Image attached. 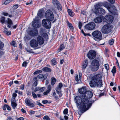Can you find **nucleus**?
Masks as SVG:
<instances>
[{"mask_svg":"<svg viewBox=\"0 0 120 120\" xmlns=\"http://www.w3.org/2000/svg\"><path fill=\"white\" fill-rule=\"evenodd\" d=\"M93 95V94L91 91H87L84 95H82V98L79 96H77L75 98V99L76 100H80V102L82 103L81 108L83 110L85 108V105L89 102L88 98H91Z\"/></svg>","mask_w":120,"mask_h":120,"instance_id":"nucleus-1","label":"nucleus"},{"mask_svg":"<svg viewBox=\"0 0 120 120\" xmlns=\"http://www.w3.org/2000/svg\"><path fill=\"white\" fill-rule=\"evenodd\" d=\"M101 78V76L100 74H97L92 77L89 83L90 86L92 87L102 86L103 85L102 84V80H100Z\"/></svg>","mask_w":120,"mask_h":120,"instance_id":"nucleus-2","label":"nucleus"},{"mask_svg":"<svg viewBox=\"0 0 120 120\" xmlns=\"http://www.w3.org/2000/svg\"><path fill=\"white\" fill-rule=\"evenodd\" d=\"M100 66L99 61L97 60L94 59L91 62L90 68L92 71H95L98 69Z\"/></svg>","mask_w":120,"mask_h":120,"instance_id":"nucleus-3","label":"nucleus"},{"mask_svg":"<svg viewBox=\"0 0 120 120\" xmlns=\"http://www.w3.org/2000/svg\"><path fill=\"white\" fill-rule=\"evenodd\" d=\"M112 27L109 24L104 25L102 28L101 31L104 34H108L112 30Z\"/></svg>","mask_w":120,"mask_h":120,"instance_id":"nucleus-4","label":"nucleus"},{"mask_svg":"<svg viewBox=\"0 0 120 120\" xmlns=\"http://www.w3.org/2000/svg\"><path fill=\"white\" fill-rule=\"evenodd\" d=\"M45 16L46 19L50 21L53 20L54 16L52 11L50 9H48L45 13Z\"/></svg>","mask_w":120,"mask_h":120,"instance_id":"nucleus-5","label":"nucleus"},{"mask_svg":"<svg viewBox=\"0 0 120 120\" xmlns=\"http://www.w3.org/2000/svg\"><path fill=\"white\" fill-rule=\"evenodd\" d=\"M92 35L94 39L96 41H99L102 39L101 33L99 31H94L92 33Z\"/></svg>","mask_w":120,"mask_h":120,"instance_id":"nucleus-6","label":"nucleus"},{"mask_svg":"<svg viewBox=\"0 0 120 120\" xmlns=\"http://www.w3.org/2000/svg\"><path fill=\"white\" fill-rule=\"evenodd\" d=\"M42 24L44 27L46 29H50L51 26L50 21L46 19L42 20Z\"/></svg>","mask_w":120,"mask_h":120,"instance_id":"nucleus-7","label":"nucleus"},{"mask_svg":"<svg viewBox=\"0 0 120 120\" xmlns=\"http://www.w3.org/2000/svg\"><path fill=\"white\" fill-rule=\"evenodd\" d=\"M95 23L93 22H91L86 24L84 27L85 30H91L94 29L95 27Z\"/></svg>","mask_w":120,"mask_h":120,"instance_id":"nucleus-8","label":"nucleus"},{"mask_svg":"<svg viewBox=\"0 0 120 120\" xmlns=\"http://www.w3.org/2000/svg\"><path fill=\"white\" fill-rule=\"evenodd\" d=\"M87 56L88 58L90 59H93L96 57V53L94 50H90L87 54Z\"/></svg>","mask_w":120,"mask_h":120,"instance_id":"nucleus-9","label":"nucleus"},{"mask_svg":"<svg viewBox=\"0 0 120 120\" xmlns=\"http://www.w3.org/2000/svg\"><path fill=\"white\" fill-rule=\"evenodd\" d=\"M32 26L35 29L38 28L41 26V25L39 22V20L37 19V17H36L34 20L32 22Z\"/></svg>","mask_w":120,"mask_h":120,"instance_id":"nucleus-10","label":"nucleus"},{"mask_svg":"<svg viewBox=\"0 0 120 120\" xmlns=\"http://www.w3.org/2000/svg\"><path fill=\"white\" fill-rule=\"evenodd\" d=\"M113 20V18L112 15H108L105 16L103 19V21L109 24L111 23Z\"/></svg>","mask_w":120,"mask_h":120,"instance_id":"nucleus-11","label":"nucleus"},{"mask_svg":"<svg viewBox=\"0 0 120 120\" xmlns=\"http://www.w3.org/2000/svg\"><path fill=\"white\" fill-rule=\"evenodd\" d=\"M80 100H76V103L77 104V106H79L80 105L79 107V109H80V111L79 112V115H81L83 113L86 111V105H85V108H84V109H83L81 108V105L82 103L80 102Z\"/></svg>","mask_w":120,"mask_h":120,"instance_id":"nucleus-12","label":"nucleus"},{"mask_svg":"<svg viewBox=\"0 0 120 120\" xmlns=\"http://www.w3.org/2000/svg\"><path fill=\"white\" fill-rule=\"evenodd\" d=\"M38 33V30L35 28L31 30L29 32V34L32 37H35L37 36Z\"/></svg>","mask_w":120,"mask_h":120,"instance_id":"nucleus-13","label":"nucleus"},{"mask_svg":"<svg viewBox=\"0 0 120 120\" xmlns=\"http://www.w3.org/2000/svg\"><path fill=\"white\" fill-rule=\"evenodd\" d=\"M30 46L32 47L35 48L38 46V43L37 40L35 39H32L30 42Z\"/></svg>","mask_w":120,"mask_h":120,"instance_id":"nucleus-14","label":"nucleus"},{"mask_svg":"<svg viewBox=\"0 0 120 120\" xmlns=\"http://www.w3.org/2000/svg\"><path fill=\"white\" fill-rule=\"evenodd\" d=\"M96 14L97 15L101 16V15H103L105 13V11L103 9L100 8L97 11H96L95 12Z\"/></svg>","mask_w":120,"mask_h":120,"instance_id":"nucleus-15","label":"nucleus"},{"mask_svg":"<svg viewBox=\"0 0 120 120\" xmlns=\"http://www.w3.org/2000/svg\"><path fill=\"white\" fill-rule=\"evenodd\" d=\"M48 74L47 73H46L43 75V74H40L38 75L37 76V78L42 80L43 81H44L47 78Z\"/></svg>","mask_w":120,"mask_h":120,"instance_id":"nucleus-16","label":"nucleus"},{"mask_svg":"<svg viewBox=\"0 0 120 120\" xmlns=\"http://www.w3.org/2000/svg\"><path fill=\"white\" fill-rule=\"evenodd\" d=\"M37 41L39 45H42L44 42V38L42 36L39 35L37 37Z\"/></svg>","mask_w":120,"mask_h":120,"instance_id":"nucleus-17","label":"nucleus"},{"mask_svg":"<svg viewBox=\"0 0 120 120\" xmlns=\"http://www.w3.org/2000/svg\"><path fill=\"white\" fill-rule=\"evenodd\" d=\"M4 46V43L2 42H0V57L3 56L5 53V52L2 50H4L3 48Z\"/></svg>","mask_w":120,"mask_h":120,"instance_id":"nucleus-18","label":"nucleus"},{"mask_svg":"<svg viewBox=\"0 0 120 120\" xmlns=\"http://www.w3.org/2000/svg\"><path fill=\"white\" fill-rule=\"evenodd\" d=\"M25 102L26 105L28 106L31 107L34 106V105L33 103L31 102V101L28 98H26L25 100Z\"/></svg>","mask_w":120,"mask_h":120,"instance_id":"nucleus-19","label":"nucleus"},{"mask_svg":"<svg viewBox=\"0 0 120 120\" xmlns=\"http://www.w3.org/2000/svg\"><path fill=\"white\" fill-rule=\"evenodd\" d=\"M86 88L85 87H82V88L79 89L78 90L79 93L81 94L84 95L87 91Z\"/></svg>","mask_w":120,"mask_h":120,"instance_id":"nucleus-20","label":"nucleus"},{"mask_svg":"<svg viewBox=\"0 0 120 120\" xmlns=\"http://www.w3.org/2000/svg\"><path fill=\"white\" fill-rule=\"evenodd\" d=\"M13 24V23L12 20L9 18L8 19L7 24V26L8 27L10 28L12 25Z\"/></svg>","mask_w":120,"mask_h":120,"instance_id":"nucleus-21","label":"nucleus"},{"mask_svg":"<svg viewBox=\"0 0 120 120\" xmlns=\"http://www.w3.org/2000/svg\"><path fill=\"white\" fill-rule=\"evenodd\" d=\"M94 22L97 23H99L102 21V19L101 17H98L95 18L94 19Z\"/></svg>","mask_w":120,"mask_h":120,"instance_id":"nucleus-22","label":"nucleus"},{"mask_svg":"<svg viewBox=\"0 0 120 120\" xmlns=\"http://www.w3.org/2000/svg\"><path fill=\"white\" fill-rule=\"evenodd\" d=\"M42 70L45 72H50L52 71L51 69L48 67H45L43 68Z\"/></svg>","mask_w":120,"mask_h":120,"instance_id":"nucleus-23","label":"nucleus"},{"mask_svg":"<svg viewBox=\"0 0 120 120\" xmlns=\"http://www.w3.org/2000/svg\"><path fill=\"white\" fill-rule=\"evenodd\" d=\"M42 16V11L41 10H39L38 11L37 15V16L36 17L37 18V19H38V18H41Z\"/></svg>","mask_w":120,"mask_h":120,"instance_id":"nucleus-24","label":"nucleus"},{"mask_svg":"<svg viewBox=\"0 0 120 120\" xmlns=\"http://www.w3.org/2000/svg\"><path fill=\"white\" fill-rule=\"evenodd\" d=\"M67 11L69 15L71 16L72 17L74 16V13L72 12L71 10L68 9Z\"/></svg>","mask_w":120,"mask_h":120,"instance_id":"nucleus-25","label":"nucleus"},{"mask_svg":"<svg viewBox=\"0 0 120 120\" xmlns=\"http://www.w3.org/2000/svg\"><path fill=\"white\" fill-rule=\"evenodd\" d=\"M55 90H56L57 93L59 95L60 97H61L62 95V94L61 93V90L59 89L55 88Z\"/></svg>","mask_w":120,"mask_h":120,"instance_id":"nucleus-26","label":"nucleus"},{"mask_svg":"<svg viewBox=\"0 0 120 120\" xmlns=\"http://www.w3.org/2000/svg\"><path fill=\"white\" fill-rule=\"evenodd\" d=\"M13 0H6L4 2L2 3V5H6L12 2Z\"/></svg>","mask_w":120,"mask_h":120,"instance_id":"nucleus-27","label":"nucleus"},{"mask_svg":"<svg viewBox=\"0 0 120 120\" xmlns=\"http://www.w3.org/2000/svg\"><path fill=\"white\" fill-rule=\"evenodd\" d=\"M86 105V110H87L92 105V103H89L87 104Z\"/></svg>","mask_w":120,"mask_h":120,"instance_id":"nucleus-28","label":"nucleus"},{"mask_svg":"<svg viewBox=\"0 0 120 120\" xmlns=\"http://www.w3.org/2000/svg\"><path fill=\"white\" fill-rule=\"evenodd\" d=\"M5 30H4V32L5 34H6L8 35H10L11 34V32L10 31H7V29L5 27L4 28Z\"/></svg>","mask_w":120,"mask_h":120,"instance_id":"nucleus-29","label":"nucleus"},{"mask_svg":"<svg viewBox=\"0 0 120 120\" xmlns=\"http://www.w3.org/2000/svg\"><path fill=\"white\" fill-rule=\"evenodd\" d=\"M51 85L53 86L55 83L56 82V79L54 77H52L51 79Z\"/></svg>","mask_w":120,"mask_h":120,"instance_id":"nucleus-30","label":"nucleus"},{"mask_svg":"<svg viewBox=\"0 0 120 120\" xmlns=\"http://www.w3.org/2000/svg\"><path fill=\"white\" fill-rule=\"evenodd\" d=\"M101 3H99L95 5V8L96 10V11L98 10V9L100 8V7L101 5Z\"/></svg>","mask_w":120,"mask_h":120,"instance_id":"nucleus-31","label":"nucleus"},{"mask_svg":"<svg viewBox=\"0 0 120 120\" xmlns=\"http://www.w3.org/2000/svg\"><path fill=\"white\" fill-rule=\"evenodd\" d=\"M5 18L4 17H2L0 19V22L2 24H3L5 22Z\"/></svg>","mask_w":120,"mask_h":120,"instance_id":"nucleus-32","label":"nucleus"},{"mask_svg":"<svg viewBox=\"0 0 120 120\" xmlns=\"http://www.w3.org/2000/svg\"><path fill=\"white\" fill-rule=\"evenodd\" d=\"M63 86V84L61 82L60 83H59L58 86L56 87V89H58V90H61V88Z\"/></svg>","mask_w":120,"mask_h":120,"instance_id":"nucleus-33","label":"nucleus"},{"mask_svg":"<svg viewBox=\"0 0 120 120\" xmlns=\"http://www.w3.org/2000/svg\"><path fill=\"white\" fill-rule=\"evenodd\" d=\"M53 4L54 5H57L60 3L57 0H52Z\"/></svg>","mask_w":120,"mask_h":120,"instance_id":"nucleus-34","label":"nucleus"},{"mask_svg":"<svg viewBox=\"0 0 120 120\" xmlns=\"http://www.w3.org/2000/svg\"><path fill=\"white\" fill-rule=\"evenodd\" d=\"M111 72L113 73V75L114 76L116 72V69L115 66L113 67V69H112L111 71Z\"/></svg>","mask_w":120,"mask_h":120,"instance_id":"nucleus-35","label":"nucleus"},{"mask_svg":"<svg viewBox=\"0 0 120 120\" xmlns=\"http://www.w3.org/2000/svg\"><path fill=\"white\" fill-rule=\"evenodd\" d=\"M52 65H55L57 64V62H56L55 59L54 58L52 59L51 60Z\"/></svg>","mask_w":120,"mask_h":120,"instance_id":"nucleus-36","label":"nucleus"},{"mask_svg":"<svg viewBox=\"0 0 120 120\" xmlns=\"http://www.w3.org/2000/svg\"><path fill=\"white\" fill-rule=\"evenodd\" d=\"M42 72V71L41 70H39L34 72V75H36V74H39L41 73Z\"/></svg>","mask_w":120,"mask_h":120,"instance_id":"nucleus-37","label":"nucleus"},{"mask_svg":"<svg viewBox=\"0 0 120 120\" xmlns=\"http://www.w3.org/2000/svg\"><path fill=\"white\" fill-rule=\"evenodd\" d=\"M11 104L12 107L14 109H15L17 105V104L15 103H11Z\"/></svg>","mask_w":120,"mask_h":120,"instance_id":"nucleus-38","label":"nucleus"},{"mask_svg":"<svg viewBox=\"0 0 120 120\" xmlns=\"http://www.w3.org/2000/svg\"><path fill=\"white\" fill-rule=\"evenodd\" d=\"M57 6V8L59 10L61 11L62 10V7L60 3H59Z\"/></svg>","mask_w":120,"mask_h":120,"instance_id":"nucleus-39","label":"nucleus"},{"mask_svg":"<svg viewBox=\"0 0 120 120\" xmlns=\"http://www.w3.org/2000/svg\"><path fill=\"white\" fill-rule=\"evenodd\" d=\"M110 8H111L110 9L111 11H109L110 12L112 13L113 12L114 9H115V7L114 6H113L110 7Z\"/></svg>","mask_w":120,"mask_h":120,"instance_id":"nucleus-40","label":"nucleus"},{"mask_svg":"<svg viewBox=\"0 0 120 120\" xmlns=\"http://www.w3.org/2000/svg\"><path fill=\"white\" fill-rule=\"evenodd\" d=\"M68 27L70 30H73V27L72 26V25L70 23H68Z\"/></svg>","mask_w":120,"mask_h":120,"instance_id":"nucleus-41","label":"nucleus"},{"mask_svg":"<svg viewBox=\"0 0 120 120\" xmlns=\"http://www.w3.org/2000/svg\"><path fill=\"white\" fill-rule=\"evenodd\" d=\"M41 35H42V36L44 38H45V39H46L48 38V35L46 33H43L42 34H41Z\"/></svg>","mask_w":120,"mask_h":120,"instance_id":"nucleus-42","label":"nucleus"},{"mask_svg":"<svg viewBox=\"0 0 120 120\" xmlns=\"http://www.w3.org/2000/svg\"><path fill=\"white\" fill-rule=\"evenodd\" d=\"M65 48L64 46V45L62 44L60 45L59 49L60 50L59 52H60L61 50Z\"/></svg>","mask_w":120,"mask_h":120,"instance_id":"nucleus-43","label":"nucleus"},{"mask_svg":"<svg viewBox=\"0 0 120 120\" xmlns=\"http://www.w3.org/2000/svg\"><path fill=\"white\" fill-rule=\"evenodd\" d=\"M52 87L50 85H49L47 87L48 90L47 91L48 92H50L51 90Z\"/></svg>","mask_w":120,"mask_h":120,"instance_id":"nucleus-44","label":"nucleus"},{"mask_svg":"<svg viewBox=\"0 0 120 120\" xmlns=\"http://www.w3.org/2000/svg\"><path fill=\"white\" fill-rule=\"evenodd\" d=\"M26 51L27 52H29L30 53H34V52L32 51V49H26Z\"/></svg>","mask_w":120,"mask_h":120,"instance_id":"nucleus-45","label":"nucleus"},{"mask_svg":"<svg viewBox=\"0 0 120 120\" xmlns=\"http://www.w3.org/2000/svg\"><path fill=\"white\" fill-rule=\"evenodd\" d=\"M114 41V39H112L110 40L109 41V43L110 45H112L113 44Z\"/></svg>","mask_w":120,"mask_h":120,"instance_id":"nucleus-46","label":"nucleus"},{"mask_svg":"<svg viewBox=\"0 0 120 120\" xmlns=\"http://www.w3.org/2000/svg\"><path fill=\"white\" fill-rule=\"evenodd\" d=\"M11 44L14 47H16L17 46L16 42L14 41H12Z\"/></svg>","mask_w":120,"mask_h":120,"instance_id":"nucleus-47","label":"nucleus"},{"mask_svg":"<svg viewBox=\"0 0 120 120\" xmlns=\"http://www.w3.org/2000/svg\"><path fill=\"white\" fill-rule=\"evenodd\" d=\"M32 95L33 96V98H37V95H36V94L34 93L33 92H32Z\"/></svg>","mask_w":120,"mask_h":120,"instance_id":"nucleus-48","label":"nucleus"},{"mask_svg":"<svg viewBox=\"0 0 120 120\" xmlns=\"http://www.w3.org/2000/svg\"><path fill=\"white\" fill-rule=\"evenodd\" d=\"M68 112V109L67 108H66L64 109L63 111V113L64 114H67Z\"/></svg>","mask_w":120,"mask_h":120,"instance_id":"nucleus-49","label":"nucleus"},{"mask_svg":"<svg viewBox=\"0 0 120 120\" xmlns=\"http://www.w3.org/2000/svg\"><path fill=\"white\" fill-rule=\"evenodd\" d=\"M45 30L44 29L42 28H41L40 29V33L41 34L43 33Z\"/></svg>","mask_w":120,"mask_h":120,"instance_id":"nucleus-50","label":"nucleus"},{"mask_svg":"<svg viewBox=\"0 0 120 120\" xmlns=\"http://www.w3.org/2000/svg\"><path fill=\"white\" fill-rule=\"evenodd\" d=\"M38 81H35L33 84V86L35 87L37 86Z\"/></svg>","mask_w":120,"mask_h":120,"instance_id":"nucleus-51","label":"nucleus"},{"mask_svg":"<svg viewBox=\"0 0 120 120\" xmlns=\"http://www.w3.org/2000/svg\"><path fill=\"white\" fill-rule=\"evenodd\" d=\"M27 64V63L26 61H24L22 63V66L24 67H26Z\"/></svg>","mask_w":120,"mask_h":120,"instance_id":"nucleus-52","label":"nucleus"},{"mask_svg":"<svg viewBox=\"0 0 120 120\" xmlns=\"http://www.w3.org/2000/svg\"><path fill=\"white\" fill-rule=\"evenodd\" d=\"M104 6L109 11H111L110 9L111 8H110V7L108 5H105Z\"/></svg>","mask_w":120,"mask_h":120,"instance_id":"nucleus-53","label":"nucleus"},{"mask_svg":"<svg viewBox=\"0 0 120 120\" xmlns=\"http://www.w3.org/2000/svg\"><path fill=\"white\" fill-rule=\"evenodd\" d=\"M105 68L107 70H109V67L108 64H105Z\"/></svg>","mask_w":120,"mask_h":120,"instance_id":"nucleus-54","label":"nucleus"},{"mask_svg":"<svg viewBox=\"0 0 120 120\" xmlns=\"http://www.w3.org/2000/svg\"><path fill=\"white\" fill-rule=\"evenodd\" d=\"M82 26V24L81 23V22L79 21V28L80 29H81V27Z\"/></svg>","mask_w":120,"mask_h":120,"instance_id":"nucleus-55","label":"nucleus"},{"mask_svg":"<svg viewBox=\"0 0 120 120\" xmlns=\"http://www.w3.org/2000/svg\"><path fill=\"white\" fill-rule=\"evenodd\" d=\"M8 106V105L6 104L4 105V106L3 107V109L4 110H6V108H7V107Z\"/></svg>","mask_w":120,"mask_h":120,"instance_id":"nucleus-56","label":"nucleus"},{"mask_svg":"<svg viewBox=\"0 0 120 120\" xmlns=\"http://www.w3.org/2000/svg\"><path fill=\"white\" fill-rule=\"evenodd\" d=\"M24 86L25 85L24 84L21 85L20 86L21 87L19 89L22 90H24Z\"/></svg>","mask_w":120,"mask_h":120,"instance_id":"nucleus-57","label":"nucleus"},{"mask_svg":"<svg viewBox=\"0 0 120 120\" xmlns=\"http://www.w3.org/2000/svg\"><path fill=\"white\" fill-rule=\"evenodd\" d=\"M18 7V5H15L13 6V9H16Z\"/></svg>","mask_w":120,"mask_h":120,"instance_id":"nucleus-58","label":"nucleus"},{"mask_svg":"<svg viewBox=\"0 0 120 120\" xmlns=\"http://www.w3.org/2000/svg\"><path fill=\"white\" fill-rule=\"evenodd\" d=\"M42 102L44 104H45L48 103V101L46 100H43Z\"/></svg>","mask_w":120,"mask_h":120,"instance_id":"nucleus-59","label":"nucleus"},{"mask_svg":"<svg viewBox=\"0 0 120 120\" xmlns=\"http://www.w3.org/2000/svg\"><path fill=\"white\" fill-rule=\"evenodd\" d=\"M40 87H36L34 91V92H36L37 91L40 90Z\"/></svg>","mask_w":120,"mask_h":120,"instance_id":"nucleus-60","label":"nucleus"},{"mask_svg":"<svg viewBox=\"0 0 120 120\" xmlns=\"http://www.w3.org/2000/svg\"><path fill=\"white\" fill-rule=\"evenodd\" d=\"M83 64H84L85 65H86V66H87L88 64L87 60L86 59L84 61Z\"/></svg>","mask_w":120,"mask_h":120,"instance_id":"nucleus-61","label":"nucleus"},{"mask_svg":"<svg viewBox=\"0 0 120 120\" xmlns=\"http://www.w3.org/2000/svg\"><path fill=\"white\" fill-rule=\"evenodd\" d=\"M108 1H109L110 3L112 4H114L115 2V0H108Z\"/></svg>","mask_w":120,"mask_h":120,"instance_id":"nucleus-62","label":"nucleus"},{"mask_svg":"<svg viewBox=\"0 0 120 120\" xmlns=\"http://www.w3.org/2000/svg\"><path fill=\"white\" fill-rule=\"evenodd\" d=\"M15 98H14L12 99V100L11 101V103H15Z\"/></svg>","mask_w":120,"mask_h":120,"instance_id":"nucleus-63","label":"nucleus"},{"mask_svg":"<svg viewBox=\"0 0 120 120\" xmlns=\"http://www.w3.org/2000/svg\"><path fill=\"white\" fill-rule=\"evenodd\" d=\"M17 120H24V118L22 117H20L17 119Z\"/></svg>","mask_w":120,"mask_h":120,"instance_id":"nucleus-64","label":"nucleus"}]
</instances>
